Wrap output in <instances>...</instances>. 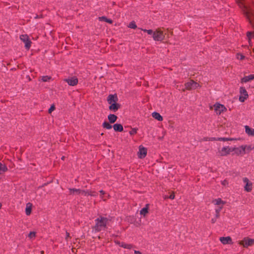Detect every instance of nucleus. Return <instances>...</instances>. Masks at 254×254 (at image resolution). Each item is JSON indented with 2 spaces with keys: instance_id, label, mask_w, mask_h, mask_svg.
Here are the masks:
<instances>
[{
  "instance_id": "ea45409f",
  "label": "nucleus",
  "mask_w": 254,
  "mask_h": 254,
  "mask_svg": "<svg viewBox=\"0 0 254 254\" xmlns=\"http://www.w3.org/2000/svg\"><path fill=\"white\" fill-rule=\"evenodd\" d=\"M169 198L171 199H173L175 198V195L174 193H172L170 195V196H169Z\"/></svg>"
},
{
  "instance_id": "c85d7f7f",
  "label": "nucleus",
  "mask_w": 254,
  "mask_h": 254,
  "mask_svg": "<svg viewBox=\"0 0 254 254\" xmlns=\"http://www.w3.org/2000/svg\"><path fill=\"white\" fill-rule=\"evenodd\" d=\"M121 246L124 248H126V249H130L132 247V245H131L130 244H125V243H123L121 245Z\"/></svg>"
},
{
  "instance_id": "393cba45",
  "label": "nucleus",
  "mask_w": 254,
  "mask_h": 254,
  "mask_svg": "<svg viewBox=\"0 0 254 254\" xmlns=\"http://www.w3.org/2000/svg\"><path fill=\"white\" fill-rule=\"evenodd\" d=\"M148 204H146V206L143 208L140 211V214L141 215L145 216L146 214L148 213Z\"/></svg>"
},
{
  "instance_id": "f03ea898",
  "label": "nucleus",
  "mask_w": 254,
  "mask_h": 254,
  "mask_svg": "<svg viewBox=\"0 0 254 254\" xmlns=\"http://www.w3.org/2000/svg\"><path fill=\"white\" fill-rule=\"evenodd\" d=\"M95 221V225L93 227V231L95 232H99L106 228L109 223V220L102 216L99 217Z\"/></svg>"
},
{
  "instance_id": "ddd939ff",
  "label": "nucleus",
  "mask_w": 254,
  "mask_h": 254,
  "mask_svg": "<svg viewBox=\"0 0 254 254\" xmlns=\"http://www.w3.org/2000/svg\"><path fill=\"white\" fill-rule=\"evenodd\" d=\"M147 154V150L143 147L140 146L138 152V157L140 158H143L145 157Z\"/></svg>"
},
{
  "instance_id": "f257e3e1",
  "label": "nucleus",
  "mask_w": 254,
  "mask_h": 254,
  "mask_svg": "<svg viewBox=\"0 0 254 254\" xmlns=\"http://www.w3.org/2000/svg\"><path fill=\"white\" fill-rule=\"evenodd\" d=\"M239 6L243 8L244 14L251 23H252L253 18L254 17V12L245 3L244 0H236Z\"/></svg>"
},
{
  "instance_id": "412c9836",
  "label": "nucleus",
  "mask_w": 254,
  "mask_h": 254,
  "mask_svg": "<svg viewBox=\"0 0 254 254\" xmlns=\"http://www.w3.org/2000/svg\"><path fill=\"white\" fill-rule=\"evenodd\" d=\"M32 206V205L31 203H27L26 209H25V213H26V215H29L31 214Z\"/></svg>"
},
{
  "instance_id": "f3484780",
  "label": "nucleus",
  "mask_w": 254,
  "mask_h": 254,
  "mask_svg": "<svg viewBox=\"0 0 254 254\" xmlns=\"http://www.w3.org/2000/svg\"><path fill=\"white\" fill-rule=\"evenodd\" d=\"M246 132L249 135L254 136V129L250 128L249 126H245Z\"/></svg>"
},
{
  "instance_id": "c756f323",
  "label": "nucleus",
  "mask_w": 254,
  "mask_h": 254,
  "mask_svg": "<svg viewBox=\"0 0 254 254\" xmlns=\"http://www.w3.org/2000/svg\"><path fill=\"white\" fill-rule=\"evenodd\" d=\"M41 78L42 80L44 82H47L51 78L50 76H43Z\"/></svg>"
},
{
  "instance_id": "7ed1b4c3",
  "label": "nucleus",
  "mask_w": 254,
  "mask_h": 254,
  "mask_svg": "<svg viewBox=\"0 0 254 254\" xmlns=\"http://www.w3.org/2000/svg\"><path fill=\"white\" fill-rule=\"evenodd\" d=\"M169 37L168 30L162 31L161 29H156L153 35V38L155 41H162Z\"/></svg>"
},
{
  "instance_id": "20e7f679",
  "label": "nucleus",
  "mask_w": 254,
  "mask_h": 254,
  "mask_svg": "<svg viewBox=\"0 0 254 254\" xmlns=\"http://www.w3.org/2000/svg\"><path fill=\"white\" fill-rule=\"evenodd\" d=\"M234 149L230 148L228 146L223 147L221 149H219L218 155L221 156H226L229 154L231 152L233 151Z\"/></svg>"
},
{
  "instance_id": "f704fd0d",
  "label": "nucleus",
  "mask_w": 254,
  "mask_h": 254,
  "mask_svg": "<svg viewBox=\"0 0 254 254\" xmlns=\"http://www.w3.org/2000/svg\"><path fill=\"white\" fill-rule=\"evenodd\" d=\"M143 31L147 32L149 35H153L154 31H153L152 30L143 29Z\"/></svg>"
},
{
  "instance_id": "2eb2a0df",
  "label": "nucleus",
  "mask_w": 254,
  "mask_h": 254,
  "mask_svg": "<svg viewBox=\"0 0 254 254\" xmlns=\"http://www.w3.org/2000/svg\"><path fill=\"white\" fill-rule=\"evenodd\" d=\"M109 104L115 103L118 101V97L116 95H110L107 99Z\"/></svg>"
},
{
  "instance_id": "aec40b11",
  "label": "nucleus",
  "mask_w": 254,
  "mask_h": 254,
  "mask_svg": "<svg viewBox=\"0 0 254 254\" xmlns=\"http://www.w3.org/2000/svg\"><path fill=\"white\" fill-rule=\"evenodd\" d=\"M113 128L116 131H122L123 127L121 124H116L113 126Z\"/></svg>"
},
{
  "instance_id": "f8f14e48",
  "label": "nucleus",
  "mask_w": 254,
  "mask_h": 254,
  "mask_svg": "<svg viewBox=\"0 0 254 254\" xmlns=\"http://www.w3.org/2000/svg\"><path fill=\"white\" fill-rule=\"evenodd\" d=\"M65 81L70 86H74L78 83V79L76 77H72L65 79Z\"/></svg>"
},
{
  "instance_id": "6e6552de",
  "label": "nucleus",
  "mask_w": 254,
  "mask_h": 254,
  "mask_svg": "<svg viewBox=\"0 0 254 254\" xmlns=\"http://www.w3.org/2000/svg\"><path fill=\"white\" fill-rule=\"evenodd\" d=\"M213 109L217 114H220L226 109V108L223 105L216 104L213 106Z\"/></svg>"
},
{
  "instance_id": "9b49d317",
  "label": "nucleus",
  "mask_w": 254,
  "mask_h": 254,
  "mask_svg": "<svg viewBox=\"0 0 254 254\" xmlns=\"http://www.w3.org/2000/svg\"><path fill=\"white\" fill-rule=\"evenodd\" d=\"M240 91L241 94V95L239 97V100L241 102H243L247 98V97L248 96V95L247 94V92L246 90L243 87L240 88Z\"/></svg>"
},
{
  "instance_id": "49530a36",
  "label": "nucleus",
  "mask_w": 254,
  "mask_h": 254,
  "mask_svg": "<svg viewBox=\"0 0 254 254\" xmlns=\"http://www.w3.org/2000/svg\"><path fill=\"white\" fill-rule=\"evenodd\" d=\"M211 221L212 223H214L216 221V220L215 219H212Z\"/></svg>"
},
{
  "instance_id": "a19ab883",
  "label": "nucleus",
  "mask_w": 254,
  "mask_h": 254,
  "mask_svg": "<svg viewBox=\"0 0 254 254\" xmlns=\"http://www.w3.org/2000/svg\"><path fill=\"white\" fill-rule=\"evenodd\" d=\"M100 196L102 198H103V195L105 193V192L103 190H100Z\"/></svg>"
},
{
  "instance_id": "39448f33",
  "label": "nucleus",
  "mask_w": 254,
  "mask_h": 254,
  "mask_svg": "<svg viewBox=\"0 0 254 254\" xmlns=\"http://www.w3.org/2000/svg\"><path fill=\"white\" fill-rule=\"evenodd\" d=\"M20 40L24 43L25 47L29 49L31 47V42L27 35H22L20 36Z\"/></svg>"
},
{
  "instance_id": "4468645a",
  "label": "nucleus",
  "mask_w": 254,
  "mask_h": 254,
  "mask_svg": "<svg viewBox=\"0 0 254 254\" xmlns=\"http://www.w3.org/2000/svg\"><path fill=\"white\" fill-rule=\"evenodd\" d=\"M232 149H234V151L237 154H244L246 149V146H241L239 148H234Z\"/></svg>"
},
{
  "instance_id": "09e8293b",
  "label": "nucleus",
  "mask_w": 254,
  "mask_h": 254,
  "mask_svg": "<svg viewBox=\"0 0 254 254\" xmlns=\"http://www.w3.org/2000/svg\"><path fill=\"white\" fill-rule=\"evenodd\" d=\"M62 159L63 160L64 159V157H62Z\"/></svg>"
},
{
  "instance_id": "a18cd8bd",
  "label": "nucleus",
  "mask_w": 254,
  "mask_h": 254,
  "mask_svg": "<svg viewBox=\"0 0 254 254\" xmlns=\"http://www.w3.org/2000/svg\"><path fill=\"white\" fill-rule=\"evenodd\" d=\"M69 237V234L67 232H66V239H67V238Z\"/></svg>"
},
{
  "instance_id": "7c9ffc66",
  "label": "nucleus",
  "mask_w": 254,
  "mask_h": 254,
  "mask_svg": "<svg viewBox=\"0 0 254 254\" xmlns=\"http://www.w3.org/2000/svg\"><path fill=\"white\" fill-rule=\"evenodd\" d=\"M247 36H248L249 40L250 41V39H251V38L252 37H254V32H248L247 33Z\"/></svg>"
},
{
  "instance_id": "c9c22d12",
  "label": "nucleus",
  "mask_w": 254,
  "mask_h": 254,
  "mask_svg": "<svg viewBox=\"0 0 254 254\" xmlns=\"http://www.w3.org/2000/svg\"><path fill=\"white\" fill-rule=\"evenodd\" d=\"M237 59L240 60H243L245 58V57L241 54H238L237 55Z\"/></svg>"
},
{
  "instance_id": "e433bc0d",
  "label": "nucleus",
  "mask_w": 254,
  "mask_h": 254,
  "mask_svg": "<svg viewBox=\"0 0 254 254\" xmlns=\"http://www.w3.org/2000/svg\"><path fill=\"white\" fill-rule=\"evenodd\" d=\"M55 109V107L54 105H52L50 108L49 109V113H51Z\"/></svg>"
},
{
  "instance_id": "bb28decb",
  "label": "nucleus",
  "mask_w": 254,
  "mask_h": 254,
  "mask_svg": "<svg viewBox=\"0 0 254 254\" xmlns=\"http://www.w3.org/2000/svg\"><path fill=\"white\" fill-rule=\"evenodd\" d=\"M99 19L100 21H104L110 24L112 23V20L111 19H108L105 16L100 17Z\"/></svg>"
},
{
  "instance_id": "8fccbe9b",
  "label": "nucleus",
  "mask_w": 254,
  "mask_h": 254,
  "mask_svg": "<svg viewBox=\"0 0 254 254\" xmlns=\"http://www.w3.org/2000/svg\"><path fill=\"white\" fill-rule=\"evenodd\" d=\"M1 204L0 203V208L1 207Z\"/></svg>"
},
{
  "instance_id": "473e14b6",
  "label": "nucleus",
  "mask_w": 254,
  "mask_h": 254,
  "mask_svg": "<svg viewBox=\"0 0 254 254\" xmlns=\"http://www.w3.org/2000/svg\"><path fill=\"white\" fill-rule=\"evenodd\" d=\"M129 27L130 28H132V29H135L136 28V25L135 23L134 22L132 21L131 22H130L129 24Z\"/></svg>"
},
{
  "instance_id": "c03bdc74",
  "label": "nucleus",
  "mask_w": 254,
  "mask_h": 254,
  "mask_svg": "<svg viewBox=\"0 0 254 254\" xmlns=\"http://www.w3.org/2000/svg\"><path fill=\"white\" fill-rule=\"evenodd\" d=\"M222 184L223 185H226V184H227V182L226 181V180H224L223 182H222Z\"/></svg>"
},
{
  "instance_id": "37998d69",
  "label": "nucleus",
  "mask_w": 254,
  "mask_h": 254,
  "mask_svg": "<svg viewBox=\"0 0 254 254\" xmlns=\"http://www.w3.org/2000/svg\"><path fill=\"white\" fill-rule=\"evenodd\" d=\"M134 254H142L141 253V252H140L139 251H134Z\"/></svg>"
},
{
  "instance_id": "9d476101",
  "label": "nucleus",
  "mask_w": 254,
  "mask_h": 254,
  "mask_svg": "<svg viewBox=\"0 0 254 254\" xmlns=\"http://www.w3.org/2000/svg\"><path fill=\"white\" fill-rule=\"evenodd\" d=\"M254 244V239H245L240 242V244L243 245L244 247L252 246Z\"/></svg>"
},
{
  "instance_id": "4c0bfd02",
  "label": "nucleus",
  "mask_w": 254,
  "mask_h": 254,
  "mask_svg": "<svg viewBox=\"0 0 254 254\" xmlns=\"http://www.w3.org/2000/svg\"><path fill=\"white\" fill-rule=\"evenodd\" d=\"M223 206H220L215 209L216 213L219 214L221 211Z\"/></svg>"
},
{
  "instance_id": "b1692460",
  "label": "nucleus",
  "mask_w": 254,
  "mask_h": 254,
  "mask_svg": "<svg viewBox=\"0 0 254 254\" xmlns=\"http://www.w3.org/2000/svg\"><path fill=\"white\" fill-rule=\"evenodd\" d=\"M152 117L155 119L159 121H161L163 120L162 117L157 112H153L152 114Z\"/></svg>"
},
{
  "instance_id": "0eeeda50",
  "label": "nucleus",
  "mask_w": 254,
  "mask_h": 254,
  "mask_svg": "<svg viewBox=\"0 0 254 254\" xmlns=\"http://www.w3.org/2000/svg\"><path fill=\"white\" fill-rule=\"evenodd\" d=\"M69 193L73 195H79L82 194L86 195L87 192L84 190H82L79 189H69Z\"/></svg>"
},
{
  "instance_id": "2f4dec72",
  "label": "nucleus",
  "mask_w": 254,
  "mask_h": 254,
  "mask_svg": "<svg viewBox=\"0 0 254 254\" xmlns=\"http://www.w3.org/2000/svg\"><path fill=\"white\" fill-rule=\"evenodd\" d=\"M219 140L221 141H228V140H234L233 138H226V137H221L218 138Z\"/></svg>"
},
{
  "instance_id": "a878e982",
  "label": "nucleus",
  "mask_w": 254,
  "mask_h": 254,
  "mask_svg": "<svg viewBox=\"0 0 254 254\" xmlns=\"http://www.w3.org/2000/svg\"><path fill=\"white\" fill-rule=\"evenodd\" d=\"M213 202L215 205H218L221 206H223L225 204V202L219 198L214 200Z\"/></svg>"
},
{
  "instance_id": "a211bd4d",
  "label": "nucleus",
  "mask_w": 254,
  "mask_h": 254,
  "mask_svg": "<svg viewBox=\"0 0 254 254\" xmlns=\"http://www.w3.org/2000/svg\"><path fill=\"white\" fill-rule=\"evenodd\" d=\"M111 105L109 107V109L113 111L114 112L117 111L118 109L120 108L119 104L115 103L110 104Z\"/></svg>"
},
{
  "instance_id": "72a5a7b5",
  "label": "nucleus",
  "mask_w": 254,
  "mask_h": 254,
  "mask_svg": "<svg viewBox=\"0 0 254 254\" xmlns=\"http://www.w3.org/2000/svg\"><path fill=\"white\" fill-rule=\"evenodd\" d=\"M28 237L30 238V239H32L34 237H35V232H31L29 235H28Z\"/></svg>"
},
{
  "instance_id": "4be33fe9",
  "label": "nucleus",
  "mask_w": 254,
  "mask_h": 254,
  "mask_svg": "<svg viewBox=\"0 0 254 254\" xmlns=\"http://www.w3.org/2000/svg\"><path fill=\"white\" fill-rule=\"evenodd\" d=\"M108 119L109 122H110V123L113 124V123H114L116 121V120L117 119V117L115 115L110 114L108 116Z\"/></svg>"
},
{
  "instance_id": "1a4fd4ad",
  "label": "nucleus",
  "mask_w": 254,
  "mask_h": 254,
  "mask_svg": "<svg viewBox=\"0 0 254 254\" xmlns=\"http://www.w3.org/2000/svg\"><path fill=\"white\" fill-rule=\"evenodd\" d=\"M243 182L245 184V190L247 191H251L252 190V183L247 178H244Z\"/></svg>"
},
{
  "instance_id": "6ab92c4d",
  "label": "nucleus",
  "mask_w": 254,
  "mask_h": 254,
  "mask_svg": "<svg viewBox=\"0 0 254 254\" xmlns=\"http://www.w3.org/2000/svg\"><path fill=\"white\" fill-rule=\"evenodd\" d=\"M254 79V74H251L249 76L244 77L242 79V82H247L250 80Z\"/></svg>"
},
{
  "instance_id": "5701e85b",
  "label": "nucleus",
  "mask_w": 254,
  "mask_h": 254,
  "mask_svg": "<svg viewBox=\"0 0 254 254\" xmlns=\"http://www.w3.org/2000/svg\"><path fill=\"white\" fill-rule=\"evenodd\" d=\"M7 171V168L4 164L0 162V175Z\"/></svg>"
},
{
  "instance_id": "423d86ee",
  "label": "nucleus",
  "mask_w": 254,
  "mask_h": 254,
  "mask_svg": "<svg viewBox=\"0 0 254 254\" xmlns=\"http://www.w3.org/2000/svg\"><path fill=\"white\" fill-rule=\"evenodd\" d=\"M198 86V83L193 81V80H190V81L185 84L186 89L188 90L194 89H196Z\"/></svg>"
},
{
  "instance_id": "de8ad7c7",
  "label": "nucleus",
  "mask_w": 254,
  "mask_h": 254,
  "mask_svg": "<svg viewBox=\"0 0 254 254\" xmlns=\"http://www.w3.org/2000/svg\"><path fill=\"white\" fill-rule=\"evenodd\" d=\"M219 216V213L217 214V213H216V217L218 218Z\"/></svg>"
},
{
  "instance_id": "dca6fc26",
  "label": "nucleus",
  "mask_w": 254,
  "mask_h": 254,
  "mask_svg": "<svg viewBox=\"0 0 254 254\" xmlns=\"http://www.w3.org/2000/svg\"><path fill=\"white\" fill-rule=\"evenodd\" d=\"M219 240L224 245L232 243V239L230 237H220Z\"/></svg>"
},
{
  "instance_id": "58836bf2",
  "label": "nucleus",
  "mask_w": 254,
  "mask_h": 254,
  "mask_svg": "<svg viewBox=\"0 0 254 254\" xmlns=\"http://www.w3.org/2000/svg\"><path fill=\"white\" fill-rule=\"evenodd\" d=\"M136 133V129L135 128H133L130 131V134H135Z\"/></svg>"
},
{
  "instance_id": "79ce46f5",
  "label": "nucleus",
  "mask_w": 254,
  "mask_h": 254,
  "mask_svg": "<svg viewBox=\"0 0 254 254\" xmlns=\"http://www.w3.org/2000/svg\"><path fill=\"white\" fill-rule=\"evenodd\" d=\"M251 149H252V148H251V146H246V150L250 151V150H251Z\"/></svg>"
},
{
  "instance_id": "cd10ccee",
  "label": "nucleus",
  "mask_w": 254,
  "mask_h": 254,
  "mask_svg": "<svg viewBox=\"0 0 254 254\" xmlns=\"http://www.w3.org/2000/svg\"><path fill=\"white\" fill-rule=\"evenodd\" d=\"M103 127L106 129H109L112 128V126L108 122H105L103 124Z\"/></svg>"
}]
</instances>
